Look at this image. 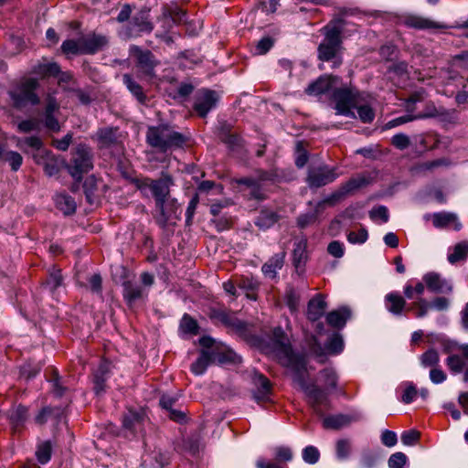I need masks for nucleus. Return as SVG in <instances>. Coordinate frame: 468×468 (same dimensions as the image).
Here are the masks:
<instances>
[{
  "mask_svg": "<svg viewBox=\"0 0 468 468\" xmlns=\"http://www.w3.org/2000/svg\"><path fill=\"white\" fill-rule=\"evenodd\" d=\"M347 14L346 10H341L338 16L321 29L324 39L318 45L317 58L323 62H332L333 69L343 64V39L357 31V26L346 19Z\"/></svg>",
  "mask_w": 468,
  "mask_h": 468,
  "instance_id": "obj_1",
  "label": "nucleus"
},
{
  "mask_svg": "<svg viewBox=\"0 0 468 468\" xmlns=\"http://www.w3.org/2000/svg\"><path fill=\"white\" fill-rule=\"evenodd\" d=\"M187 137L175 131L167 124L150 126L146 132L147 144L162 153L175 148H181L186 143Z\"/></svg>",
  "mask_w": 468,
  "mask_h": 468,
  "instance_id": "obj_2",
  "label": "nucleus"
},
{
  "mask_svg": "<svg viewBox=\"0 0 468 468\" xmlns=\"http://www.w3.org/2000/svg\"><path fill=\"white\" fill-rule=\"evenodd\" d=\"M38 88L39 82L34 78L23 79L14 84L8 90L13 107L21 110L27 105L39 104L40 98L36 92Z\"/></svg>",
  "mask_w": 468,
  "mask_h": 468,
  "instance_id": "obj_3",
  "label": "nucleus"
},
{
  "mask_svg": "<svg viewBox=\"0 0 468 468\" xmlns=\"http://www.w3.org/2000/svg\"><path fill=\"white\" fill-rule=\"evenodd\" d=\"M71 159L67 165V169L70 176L77 182H80L82 175L88 173L93 168L91 149L85 144H79L71 152Z\"/></svg>",
  "mask_w": 468,
  "mask_h": 468,
  "instance_id": "obj_4",
  "label": "nucleus"
},
{
  "mask_svg": "<svg viewBox=\"0 0 468 468\" xmlns=\"http://www.w3.org/2000/svg\"><path fill=\"white\" fill-rule=\"evenodd\" d=\"M339 174L336 166L325 164L311 165L307 168L305 183L311 189H317L335 182Z\"/></svg>",
  "mask_w": 468,
  "mask_h": 468,
  "instance_id": "obj_5",
  "label": "nucleus"
},
{
  "mask_svg": "<svg viewBox=\"0 0 468 468\" xmlns=\"http://www.w3.org/2000/svg\"><path fill=\"white\" fill-rule=\"evenodd\" d=\"M130 54L134 58L135 67L142 76L148 79H153L155 76L154 69L160 64V61L151 50L132 46Z\"/></svg>",
  "mask_w": 468,
  "mask_h": 468,
  "instance_id": "obj_6",
  "label": "nucleus"
},
{
  "mask_svg": "<svg viewBox=\"0 0 468 468\" xmlns=\"http://www.w3.org/2000/svg\"><path fill=\"white\" fill-rule=\"evenodd\" d=\"M332 100L335 102L336 114L356 118L352 111L353 107H356V94L350 88H335L332 92Z\"/></svg>",
  "mask_w": 468,
  "mask_h": 468,
  "instance_id": "obj_7",
  "label": "nucleus"
},
{
  "mask_svg": "<svg viewBox=\"0 0 468 468\" xmlns=\"http://www.w3.org/2000/svg\"><path fill=\"white\" fill-rule=\"evenodd\" d=\"M279 363L283 367H289L293 371L294 381L298 385L306 381L307 376V358L304 354H294L292 348L277 357Z\"/></svg>",
  "mask_w": 468,
  "mask_h": 468,
  "instance_id": "obj_8",
  "label": "nucleus"
},
{
  "mask_svg": "<svg viewBox=\"0 0 468 468\" xmlns=\"http://www.w3.org/2000/svg\"><path fill=\"white\" fill-rule=\"evenodd\" d=\"M212 317L222 323L224 325L232 328L240 337L250 343H257L258 337L252 335L247 323L238 319L232 314L225 310H214Z\"/></svg>",
  "mask_w": 468,
  "mask_h": 468,
  "instance_id": "obj_9",
  "label": "nucleus"
},
{
  "mask_svg": "<svg viewBox=\"0 0 468 468\" xmlns=\"http://www.w3.org/2000/svg\"><path fill=\"white\" fill-rule=\"evenodd\" d=\"M155 210L157 214L154 218L162 228H165L169 221L178 219L181 215L180 205L171 195L155 203Z\"/></svg>",
  "mask_w": 468,
  "mask_h": 468,
  "instance_id": "obj_10",
  "label": "nucleus"
},
{
  "mask_svg": "<svg viewBox=\"0 0 468 468\" xmlns=\"http://www.w3.org/2000/svg\"><path fill=\"white\" fill-rule=\"evenodd\" d=\"M299 386L306 394L307 401L314 413L322 417L324 415L322 406H326L328 403V394L325 389L321 388L315 384L309 385L306 381Z\"/></svg>",
  "mask_w": 468,
  "mask_h": 468,
  "instance_id": "obj_11",
  "label": "nucleus"
},
{
  "mask_svg": "<svg viewBox=\"0 0 468 468\" xmlns=\"http://www.w3.org/2000/svg\"><path fill=\"white\" fill-rule=\"evenodd\" d=\"M340 78L336 75L324 74L320 76L316 80L313 81L306 88L305 92L309 95H321L330 91L334 87L338 85Z\"/></svg>",
  "mask_w": 468,
  "mask_h": 468,
  "instance_id": "obj_12",
  "label": "nucleus"
},
{
  "mask_svg": "<svg viewBox=\"0 0 468 468\" xmlns=\"http://www.w3.org/2000/svg\"><path fill=\"white\" fill-rule=\"evenodd\" d=\"M218 101V96L216 91L211 90H204L196 99L194 110L197 113L205 118L208 112L213 109Z\"/></svg>",
  "mask_w": 468,
  "mask_h": 468,
  "instance_id": "obj_13",
  "label": "nucleus"
},
{
  "mask_svg": "<svg viewBox=\"0 0 468 468\" xmlns=\"http://www.w3.org/2000/svg\"><path fill=\"white\" fill-rule=\"evenodd\" d=\"M151 193L157 203L170 196V187L174 185L173 177L165 172H162L158 179H154L152 183Z\"/></svg>",
  "mask_w": 468,
  "mask_h": 468,
  "instance_id": "obj_14",
  "label": "nucleus"
},
{
  "mask_svg": "<svg viewBox=\"0 0 468 468\" xmlns=\"http://www.w3.org/2000/svg\"><path fill=\"white\" fill-rule=\"evenodd\" d=\"M83 54L92 55L102 50L108 45L105 36L95 33L80 37Z\"/></svg>",
  "mask_w": 468,
  "mask_h": 468,
  "instance_id": "obj_15",
  "label": "nucleus"
},
{
  "mask_svg": "<svg viewBox=\"0 0 468 468\" xmlns=\"http://www.w3.org/2000/svg\"><path fill=\"white\" fill-rule=\"evenodd\" d=\"M149 13L150 8L144 6L132 17L131 26L139 33H151L154 30Z\"/></svg>",
  "mask_w": 468,
  "mask_h": 468,
  "instance_id": "obj_16",
  "label": "nucleus"
},
{
  "mask_svg": "<svg viewBox=\"0 0 468 468\" xmlns=\"http://www.w3.org/2000/svg\"><path fill=\"white\" fill-rule=\"evenodd\" d=\"M253 383L256 389L253 391V397L257 401H266L271 392V383L264 375L255 374Z\"/></svg>",
  "mask_w": 468,
  "mask_h": 468,
  "instance_id": "obj_17",
  "label": "nucleus"
},
{
  "mask_svg": "<svg viewBox=\"0 0 468 468\" xmlns=\"http://www.w3.org/2000/svg\"><path fill=\"white\" fill-rule=\"evenodd\" d=\"M273 352L276 357L289 352L292 349V345L287 337V335L281 326H277L272 330Z\"/></svg>",
  "mask_w": 468,
  "mask_h": 468,
  "instance_id": "obj_18",
  "label": "nucleus"
},
{
  "mask_svg": "<svg viewBox=\"0 0 468 468\" xmlns=\"http://www.w3.org/2000/svg\"><path fill=\"white\" fill-rule=\"evenodd\" d=\"M327 308V303L324 301L323 294L318 293L308 302L307 305V317L311 321H317L320 319Z\"/></svg>",
  "mask_w": 468,
  "mask_h": 468,
  "instance_id": "obj_19",
  "label": "nucleus"
},
{
  "mask_svg": "<svg viewBox=\"0 0 468 468\" xmlns=\"http://www.w3.org/2000/svg\"><path fill=\"white\" fill-rule=\"evenodd\" d=\"M352 316V311L347 306H342L337 310L329 312L326 315V322L335 328H343L346 323Z\"/></svg>",
  "mask_w": 468,
  "mask_h": 468,
  "instance_id": "obj_20",
  "label": "nucleus"
},
{
  "mask_svg": "<svg viewBox=\"0 0 468 468\" xmlns=\"http://www.w3.org/2000/svg\"><path fill=\"white\" fill-rule=\"evenodd\" d=\"M235 183L239 186H244L250 189V195L252 198L257 200H264L266 198L263 188L256 176L236 178Z\"/></svg>",
  "mask_w": 468,
  "mask_h": 468,
  "instance_id": "obj_21",
  "label": "nucleus"
},
{
  "mask_svg": "<svg viewBox=\"0 0 468 468\" xmlns=\"http://www.w3.org/2000/svg\"><path fill=\"white\" fill-rule=\"evenodd\" d=\"M96 137L100 148H110L119 143L118 128L105 127L99 129Z\"/></svg>",
  "mask_w": 468,
  "mask_h": 468,
  "instance_id": "obj_22",
  "label": "nucleus"
},
{
  "mask_svg": "<svg viewBox=\"0 0 468 468\" xmlns=\"http://www.w3.org/2000/svg\"><path fill=\"white\" fill-rule=\"evenodd\" d=\"M110 372L107 362H101L93 374V390L97 396L103 394L106 390V380Z\"/></svg>",
  "mask_w": 468,
  "mask_h": 468,
  "instance_id": "obj_23",
  "label": "nucleus"
},
{
  "mask_svg": "<svg viewBox=\"0 0 468 468\" xmlns=\"http://www.w3.org/2000/svg\"><path fill=\"white\" fill-rule=\"evenodd\" d=\"M216 359L217 352L215 350H201L197 359L191 365V371L195 375H201L210 363L216 362Z\"/></svg>",
  "mask_w": 468,
  "mask_h": 468,
  "instance_id": "obj_24",
  "label": "nucleus"
},
{
  "mask_svg": "<svg viewBox=\"0 0 468 468\" xmlns=\"http://www.w3.org/2000/svg\"><path fill=\"white\" fill-rule=\"evenodd\" d=\"M122 81L128 90L135 97L139 103L143 105L147 103L148 98L144 90V88L134 80L132 75L128 73L123 74Z\"/></svg>",
  "mask_w": 468,
  "mask_h": 468,
  "instance_id": "obj_25",
  "label": "nucleus"
},
{
  "mask_svg": "<svg viewBox=\"0 0 468 468\" xmlns=\"http://www.w3.org/2000/svg\"><path fill=\"white\" fill-rule=\"evenodd\" d=\"M122 287V296L129 306H132L136 301L143 299L144 291L139 284L132 281H124Z\"/></svg>",
  "mask_w": 468,
  "mask_h": 468,
  "instance_id": "obj_26",
  "label": "nucleus"
},
{
  "mask_svg": "<svg viewBox=\"0 0 468 468\" xmlns=\"http://www.w3.org/2000/svg\"><path fill=\"white\" fill-rule=\"evenodd\" d=\"M286 252L282 251L272 256L266 263L263 264L261 271L265 276L275 278L277 271L281 270L284 264Z\"/></svg>",
  "mask_w": 468,
  "mask_h": 468,
  "instance_id": "obj_27",
  "label": "nucleus"
},
{
  "mask_svg": "<svg viewBox=\"0 0 468 468\" xmlns=\"http://www.w3.org/2000/svg\"><path fill=\"white\" fill-rule=\"evenodd\" d=\"M387 310L394 315H401L406 306L405 299L396 292H389L385 296Z\"/></svg>",
  "mask_w": 468,
  "mask_h": 468,
  "instance_id": "obj_28",
  "label": "nucleus"
},
{
  "mask_svg": "<svg viewBox=\"0 0 468 468\" xmlns=\"http://www.w3.org/2000/svg\"><path fill=\"white\" fill-rule=\"evenodd\" d=\"M99 185H101V181L97 179L93 175L88 176L83 183L84 194L87 202L93 205L98 202L99 199Z\"/></svg>",
  "mask_w": 468,
  "mask_h": 468,
  "instance_id": "obj_29",
  "label": "nucleus"
},
{
  "mask_svg": "<svg viewBox=\"0 0 468 468\" xmlns=\"http://www.w3.org/2000/svg\"><path fill=\"white\" fill-rule=\"evenodd\" d=\"M423 280L428 289L433 292H451L452 287L441 279L440 275L435 272L427 273Z\"/></svg>",
  "mask_w": 468,
  "mask_h": 468,
  "instance_id": "obj_30",
  "label": "nucleus"
},
{
  "mask_svg": "<svg viewBox=\"0 0 468 468\" xmlns=\"http://www.w3.org/2000/svg\"><path fill=\"white\" fill-rule=\"evenodd\" d=\"M144 420V413L129 410L128 412L123 416L122 426L126 430H129L131 432L134 433L141 429Z\"/></svg>",
  "mask_w": 468,
  "mask_h": 468,
  "instance_id": "obj_31",
  "label": "nucleus"
},
{
  "mask_svg": "<svg viewBox=\"0 0 468 468\" xmlns=\"http://www.w3.org/2000/svg\"><path fill=\"white\" fill-rule=\"evenodd\" d=\"M307 239L303 237L294 243L292 263L296 269L303 266L307 261Z\"/></svg>",
  "mask_w": 468,
  "mask_h": 468,
  "instance_id": "obj_32",
  "label": "nucleus"
},
{
  "mask_svg": "<svg viewBox=\"0 0 468 468\" xmlns=\"http://www.w3.org/2000/svg\"><path fill=\"white\" fill-rule=\"evenodd\" d=\"M281 218V216L276 212L270 209H261L256 218L255 224L260 229H267L276 224Z\"/></svg>",
  "mask_w": 468,
  "mask_h": 468,
  "instance_id": "obj_33",
  "label": "nucleus"
},
{
  "mask_svg": "<svg viewBox=\"0 0 468 468\" xmlns=\"http://www.w3.org/2000/svg\"><path fill=\"white\" fill-rule=\"evenodd\" d=\"M55 203L57 208L66 216L72 215L76 211V202L65 193L58 194L55 197Z\"/></svg>",
  "mask_w": 468,
  "mask_h": 468,
  "instance_id": "obj_34",
  "label": "nucleus"
},
{
  "mask_svg": "<svg viewBox=\"0 0 468 468\" xmlns=\"http://www.w3.org/2000/svg\"><path fill=\"white\" fill-rule=\"evenodd\" d=\"M405 25L416 29L443 28L436 22L417 16H410L405 19Z\"/></svg>",
  "mask_w": 468,
  "mask_h": 468,
  "instance_id": "obj_35",
  "label": "nucleus"
},
{
  "mask_svg": "<svg viewBox=\"0 0 468 468\" xmlns=\"http://www.w3.org/2000/svg\"><path fill=\"white\" fill-rule=\"evenodd\" d=\"M351 421V419L344 414L330 415L325 417L323 420V425L325 429L339 430Z\"/></svg>",
  "mask_w": 468,
  "mask_h": 468,
  "instance_id": "obj_36",
  "label": "nucleus"
},
{
  "mask_svg": "<svg viewBox=\"0 0 468 468\" xmlns=\"http://www.w3.org/2000/svg\"><path fill=\"white\" fill-rule=\"evenodd\" d=\"M450 112L444 108H437L433 102L430 101L425 106V111L416 115L417 119H427L434 117L447 118L450 116Z\"/></svg>",
  "mask_w": 468,
  "mask_h": 468,
  "instance_id": "obj_37",
  "label": "nucleus"
},
{
  "mask_svg": "<svg viewBox=\"0 0 468 468\" xmlns=\"http://www.w3.org/2000/svg\"><path fill=\"white\" fill-rule=\"evenodd\" d=\"M432 222L436 228H445L451 223H456V229H460L461 228V224L457 222L456 215L452 213H436L433 215Z\"/></svg>",
  "mask_w": 468,
  "mask_h": 468,
  "instance_id": "obj_38",
  "label": "nucleus"
},
{
  "mask_svg": "<svg viewBox=\"0 0 468 468\" xmlns=\"http://www.w3.org/2000/svg\"><path fill=\"white\" fill-rule=\"evenodd\" d=\"M200 449V438L198 435H191L182 440L180 451L192 456L197 455Z\"/></svg>",
  "mask_w": 468,
  "mask_h": 468,
  "instance_id": "obj_39",
  "label": "nucleus"
},
{
  "mask_svg": "<svg viewBox=\"0 0 468 468\" xmlns=\"http://www.w3.org/2000/svg\"><path fill=\"white\" fill-rule=\"evenodd\" d=\"M449 164L450 162L446 158H439L436 160L417 164L414 169L419 174H426L427 172L434 171L438 167L447 166Z\"/></svg>",
  "mask_w": 468,
  "mask_h": 468,
  "instance_id": "obj_40",
  "label": "nucleus"
},
{
  "mask_svg": "<svg viewBox=\"0 0 468 468\" xmlns=\"http://www.w3.org/2000/svg\"><path fill=\"white\" fill-rule=\"evenodd\" d=\"M238 287L246 292V295L248 298L256 300L257 295L255 292L259 288V282L257 281H255L252 278L242 277L238 282Z\"/></svg>",
  "mask_w": 468,
  "mask_h": 468,
  "instance_id": "obj_41",
  "label": "nucleus"
},
{
  "mask_svg": "<svg viewBox=\"0 0 468 468\" xmlns=\"http://www.w3.org/2000/svg\"><path fill=\"white\" fill-rule=\"evenodd\" d=\"M369 184V179L366 176H357V177H352L348 181H346L345 184L341 186V188L343 191H345L346 195L351 194L354 191L364 187Z\"/></svg>",
  "mask_w": 468,
  "mask_h": 468,
  "instance_id": "obj_42",
  "label": "nucleus"
},
{
  "mask_svg": "<svg viewBox=\"0 0 468 468\" xmlns=\"http://www.w3.org/2000/svg\"><path fill=\"white\" fill-rule=\"evenodd\" d=\"M468 255L466 241L457 243L453 248V252L448 255V261L455 264L460 261H464Z\"/></svg>",
  "mask_w": 468,
  "mask_h": 468,
  "instance_id": "obj_43",
  "label": "nucleus"
},
{
  "mask_svg": "<svg viewBox=\"0 0 468 468\" xmlns=\"http://www.w3.org/2000/svg\"><path fill=\"white\" fill-rule=\"evenodd\" d=\"M165 17H170L175 24L186 21V12L177 6L165 7L163 12Z\"/></svg>",
  "mask_w": 468,
  "mask_h": 468,
  "instance_id": "obj_44",
  "label": "nucleus"
},
{
  "mask_svg": "<svg viewBox=\"0 0 468 468\" xmlns=\"http://www.w3.org/2000/svg\"><path fill=\"white\" fill-rule=\"evenodd\" d=\"M420 360L424 367H434L438 366L440 356L435 349L430 348L420 356Z\"/></svg>",
  "mask_w": 468,
  "mask_h": 468,
  "instance_id": "obj_45",
  "label": "nucleus"
},
{
  "mask_svg": "<svg viewBox=\"0 0 468 468\" xmlns=\"http://www.w3.org/2000/svg\"><path fill=\"white\" fill-rule=\"evenodd\" d=\"M35 72L43 78L56 77L60 73V68L57 63L40 64Z\"/></svg>",
  "mask_w": 468,
  "mask_h": 468,
  "instance_id": "obj_46",
  "label": "nucleus"
},
{
  "mask_svg": "<svg viewBox=\"0 0 468 468\" xmlns=\"http://www.w3.org/2000/svg\"><path fill=\"white\" fill-rule=\"evenodd\" d=\"M61 50L64 54L78 55L83 54L80 37L78 40L67 39L61 45Z\"/></svg>",
  "mask_w": 468,
  "mask_h": 468,
  "instance_id": "obj_47",
  "label": "nucleus"
},
{
  "mask_svg": "<svg viewBox=\"0 0 468 468\" xmlns=\"http://www.w3.org/2000/svg\"><path fill=\"white\" fill-rule=\"evenodd\" d=\"M180 328L186 334L197 335L199 327L194 318L185 314L180 323Z\"/></svg>",
  "mask_w": 468,
  "mask_h": 468,
  "instance_id": "obj_48",
  "label": "nucleus"
},
{
  "mask_svg": "<svg viewBox=\"0 0 468 468\" xmlns=\"http://www.w3.org/2000/svg\"><path fill=\"white\" fill-rule=\"evenodd\" d=\"M346 196V195L345 194V191H343V189L340 187L339 189H337L336 191L332 193L328 197L320 201L316 205V211L322 210L325 205L335 206L337 202L342 200Z\"/></svg>",
  "mask_w": 468,
  "mask_h": 468,
  "instance_id": "obj_49",
  "label": "nucleus"
},
{
  "mask_svg": "<svg viewBox=\"0 0 468 468\" xmlns=\"http://www.w3.org/2000/svg\"><path fill=\"white\" fill-rule=\"evenodd\" d=\"M36 456L37 458V461L45 464L47 463L51 457V443L48 441H43L40 443L37 447V450L36 452Z\"/></svg>",
  "mask_w": 468,
  "mask_h": 468,
  "instance_id": "obj_50",
  "label": "nucleus"
},
{
  "mask_svg": "<svg viewBox=\"0 0 468 468\" xmlns=\"http://www.w3.org/2000/svg\"><path fill=\"white\" fill-rule=\"evenodd\" d=\"M286 304L292 312H296L300 303V295L293 287L289 286L285 291Z\"/></svg>",
  "mask_w": 468,
  "mask_h": 468,
  "instance_id": "obj_51",
  "label": "nucleus"
},
{
  "mask_svg": "<svg viewBox=\"0 0 468 468\" xmlns=\"http://www.w3.org/2000/svg\"><path fill=\"white\" fill-rule=\"evenodd\" d=\"M325 388L335 389L337 386V377L334 369L324 368L320 371Z\"/></svg>",
  "mask_w": 468,
  "mask_h": 468,
  "instance_id": "obj_52",
  "label": "nucleus"
},
{
  "mask_svg": "<svg viewBox=\"0 0 468 468\" xmlns=\"http://www.w3.org/2000/svg\"><path fill=\"white\" fill-rule=\"evenodd\" d=\"M61 282L62 275L60 270L52 267V269L49 271L48 278L45 284L49 286L51 292H54L58 286L61 285Z\"/></svg>",
  "mask_w": 468,
  "mask_h": 468,
  "instance_id": "obj_53",
  "label": "nucleus"
},
{
  "mask_svg": "<svg viewBox=\"0 0 468 468\" xmlns=\"http://www.w3.org/2000/svg\"><path fill=\"white\" fill-rule=\"evenodd\" d=\"M211 222L216 227L217 230L220 232L229 229L232 227L233 218L231 216L224 214L218 218L214 217V218L211 219Z\"/></svg>",
  "mask_w": 468,
  "mask_h": 468,
  "instance_id": "obj_54",
  "label": "nucleus"
},
{
  "mask_svg": "<svg viewBox=\"0 0 468 468\" xmlns=\"http://www.w3.org/2000/svg\"><path fill=\"white\" fill-rule=\"evenodd\" d=\"M357 110L358 118L364 123H370L374 121L375 112L367 104L355 107Z\"/></svg>",
  "mask_w": 468,
  "mask_h": 468,
  "instance_id": "obj_55",
  "label": "nucleus"
},
{
  "mask_svg": "<svg viewBox=\"0 0 468 468\" xmlns=\"http://www.w3.org/2000/svg\"><path fill=\"white\" fill-rule=\"evenodd\" d=\"M255 176L257 180L260 181V184L262 186L264 182H276L279 178L278 173L275 169H271L269 171H265L262 169H258L255 171Z\"/></svg>",
  "mask_w": 468,
  "mask_h": 468,
  "instance_id": "obj_56",
  "label": "nucleus"
},
{
  "mask_svg": "<svg viewBox=\"0 0 468 468\" xmlns=\"http://www.w3.org/2000/svg\"><path fill=\"white\" fill-rule=\"evenodd\" d=\"M10 164L12 170L16 171L22 165L23 157L22 155L14 151H9L5 154L3 153V157L1 158Z\"/></svg>",
  "mask_w": 468,
  "mask_h": 468,
  "instance_id": "obj_57",
  "label": "nucleus"
},
{
  "mask_svg": "<svg viewBox=\"0 0 468 468\" xmlns=\"http://www.w3.org/2000/svg\"><path fill=\"white\" fill-rule=\"evenodd\" d=\"M446 364L451 371L455 374L461 373L465 367L464 360L458 355L449 356L446 360Z\"/></svg>",
  "mask_w": 468,
  "mask_h": 468,
  "instance_id": "obj_58",
  "label": "nucleus"
},
{
  "mask_svg": "<svg viewBox=\"0 0 468 468\" xmlns=\"http://www.w3.org/2000/svg\"><path fill=\"white\" fill-rule=\"evenodd\" d=\"M344 341L339 334H335L326 344V349L331 354H337L343 350Z\"/></svg>",
  "mask_w": 468,
  "mask_h": 468,
  "instance_id": "obj_59",
  "label": "nucleus"
},
{
  "mask_svg": "<svg viewBox=\"0 0 468 468\" xmlns=\"http://www.w3.org/2000/svg\"><path fill=\"white\" fill-rule=\"evenodd\" d=\"M336 456L338 459H346L351 452V443L347 439H341L335 444Z\"/></svg>",
  "mask_w": 468,
  "mask_h": 468,
  "instance_id": "obj_60",
  "label": "nucleus"
},
{
  "mask_svg": "<svg viewBox=\"0 0 468 468\" xmlns=\"http://www.w3.org/2000/svg\"><path fill=\"white\" fill-rule=\"evenodd\" d=\"M274 45V38L267 36L260 39L255 46L256 55L266 54Z\"/></svg>",
  "mask_w": 468,
  "mask_h": 468,
  "instance_id": "obj_61",
  "label": "nucleus"
},
{
  "mask_svg": "<svg viewBox=\"0 0 468 468\" xmlns=\"http://www.w3.org/2000/svg\"><path fill=\"white\" fill-rule=\"evenodd\" d=\"M220 140L230 148L238 147L241 144V138L237 133H231L228 131H223L220 134Z\"/></svg>",
  "mask_w": 468,
  "mask_h": 468,
  "instance_id": "obj_62",
  "label": "nucleus"
},
{
  "mask_svg": "<svg viewBox=\"0 0 468 468\" xmlns=\"http://www.w3.org/2000/svg\"><path fill=\"white\" fill-rule=\"evenodd\" d=\"M391 144L399 150H405L410 145V139L405 133H397L391 138Z\"/></svg>",
  "mask_w": 468,
  "mask_h": 468,
  "instance_id": "obj_63",
  "label": "nucleus"
},
{
  "mask_svg": "<svg viewBox=\"0 0 468 468\" xmlns=\"http://www.w3.org/2000/svg\"><path fill=\"white\" fill-rule=\"evenodd\" d=\"M407 462V456L403 452H396L388 459L389 468H404Z\"/></svg>",
  "mask_w": 468,
  "mask_h": 468,
  "instance_id": "obj_64",
  "label": "nucleus"
}]
</instances>
